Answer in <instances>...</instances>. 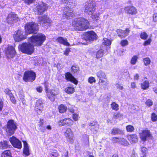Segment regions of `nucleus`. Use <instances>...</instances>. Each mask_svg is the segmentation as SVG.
Segmentation results:
<instances>
[{"mask_svg":"<svg viewBox=\"0 0 157 157\" xmlns=\"http://www.w3.org/2000/svg\"><path fill=\"white\" fill-rule=\"evenodd\" d=\"M113 143H118L124 146H127L129 144L128 142L125 139L118 137H113L112 139Z\"/></svg>","mask_w":157,"mask_h":157,"instance_id":"nucleus-9","label":"nucleus"},{"mask_svg":"<svg viewBox=\"0 0 157 157\" xmlns=\"http://www.w3.org/2000/svg\"><path fill=\"white\" fill-rule=\"evenodd\" d=\"M70 51V50L69 49L67 48L64 52V54L66 56H67Z\"/></svg>","mask_w":157,"mask_h":157,"instance_id":"nucleus-60","label":"nucleus"},{"mask_svg":"<svg viewBox=\"0 0 157 157\" xmlns=\"http://www.w3.org/2000/svg\"><path fill=\"white\" fill-rule=\"evenodd\" d=\"M8 142L4 141L0 142V147L2 149H4L7 148L8 147Z\"/></svg>","mask_w":157,"mask_h":157,"instance_id":"nucleus-31","label":"nucleus"},{"mask_svg":"<svg viewBox=\"0 0 157 157\" xmlns=\"http://www.w3.org/2000/svg\"><path fill=\"white\" fill-rule=\"evenodd\" d=\"M10 98V99L11 100V101L13 103V104H15L16 103V100L14 98L12 95L9 96Z\"/></svg>","mask_w":157,"mask_h":157,"instance_id":"nucleus-59","label":"nucleus"},{"mask_svg":"<svg viewBox=\"0 0 157 157\" xmlns=\"http://www.w3.org/2000/svg\"><path fill=\"white\" fill-rule=\"evenodd\" d=\"M1 157H12L10 150H6L2 154Z\"/></svg>","mask_w":157,"mask_h":157,"instance_id":"nucleus-33","label":"nucleus"},{"mask_svg":"<svg viewBox=\"0 0 157 157\" xmlns=\"http://www.w3.org/2000/svg\"><path fill=\"white\" fill-rule=\"evenodd\" d=\"M24 144L23 153L26 156H28L30 155L29 149L28 144L25 141H23Z\"/></svg>","mask_w":157,"mask_h":157,"instance_id":"nucleus-25","label":"nucleus"},{"mask_svg":"<svg viewBox=\"0 0 157 157\" xmlns=\"http://www.w3.org/2000/svg\"><path fill=\"white\" fill-rule=\"evenodd\" d=\"M79 71V67L77 66H73L71 68V71L72 73H77Z\"/></svg>","mask_w":157,"mask_h":157,"instance_id":"nucleus-41","label":"nucleus"},{"mask_svg":"<svg viewBox=\"0 0 157 157\" xmlns=\"http://www.w3.org/2000/svg\"><path fill=\"white\" fill-rule=\"evenodd\" d=\"M126 129L127 131L129 132H133L134 129V127L131 125L127 126L126 127Z\"/></svg>","mask_w":157,"mask_h":157,"instance_id":"nucleus-45","label":"nucleus"},{"mask_svg":"<svg viewBox=\"0 0 157 157\" xmlns=\"http://www.w3.org/2000/svg\"><path fill=\"white\" fill-rule=\"evenodd\" d=\"M151 41V38H149L147 40L145 41L144 44L143 45L144 46H146L147 45H149L150 44V43Z\"/></svg>","mask_w":157,"mask_h":157,"instance_id":"nucleus-52","label":"nucleus"},{"mask_svg":"<svg viewBox=\"0 0 157 157\" xmlns=\"http://www.w3.org/2000/svg\"><path fill=\"white\" fill-rule=\"evenodd\" d=\"M36 76V74L34 72L28 71L25 72L23 78H35Z\"/></svg>","mask_w":157,"mask_h":157,"instance_id":"nucleus-23","label":"nucleus"},{"mask_svg":"<svg viewBox=\"0 0 157 157\" xmlns=\"http://www.w3.org/2000/svg\"><path fill=\"white\" fill-rule=\"evenodd\" d=\"M140 37L141 39L145 40L147 38L148 35L146 33L143 32L141 33Z\"/></svg>","mask_w":157,"mask_h":157,"instance_id":"nucleus-44","label":"nucleus"},{"mask_svg":"<svg viewBox=\"0 0 157 157\" xmlns=\"http://www.w3.org/2000/svg\"><path fill=\"white\" fill-rule=\"evenodd\" d=\"M46 96L48 98L52 101H54L55 100L56 96L59 93L58 89L49 90L46 92Z\"/></svg>","mask_w":157,"mask_h":157,"instance_id":"nucleus-6","label":"nucleus"},{"mask_svg":"<svg viewBox=\"0 0 157 157\" xmlns=\"http://www.w3.org/2000/svg\"><path fill=\"white\" fill-rule=\"evenodd\" d=\"M138 59V57L136 56H133L131 60V63L132 65H135Z\"/></svg>","mask_w":157,"mask_h":157,"instance_id":"nucleus-42","label":"nucleus"},{"mask_svg":"<svg viewBox=\"0 0 157 157\" xmlns=\"http://www.w3.org/2000/svg\"><path fill=\"white\" fill-rule=\"evenodd\" d=\"M123 114L118 113H116L114 114L113 118L117 119V118H122Z\"/></svg>","mask_w":157,"mask_h":157,"instance_id":"nucleus-43","label":"nucleus"},{"mask_svg":"<svg viewBox=\"0 0 157 157\" xmlns=\"http://www.w3.org/2000/svg\"><path fill=\"white\" fill-rule=\"evenodd\" d=\"M102 43L104 45L108 46L111 45V42L110 40L107 38H104L103 40Z\"/></svg>","mask_w":157,"mask_h":157,"instance_id":"nucleus-39","label":"nucleus"},{"mask_svg":"<svg viewBox=\"0 0 157 157\" xmlns=\"http://www.w3.org/2000/svg\"><path fill=\"white\" fill-rule=\"evenodd\" d=\"M124 10L128 14L131 15H135L137 13L136 9L133 6H127L125 8Z\"/></svg>","mask_w":157,"mask_h":157,"instance_id":"nucleus-20","label":"nucleus"},{"mask_svg":"<svg viewBox=\"0 0 157 157\" xmlns=\"http://www.w3.org/2000/svg\"><path fill=\"white\" fill-rule=\"evenodd\" d=\"M111 107L113 109L116 111H117L119 110V105L115 102H113L111 105Z\"/></svg>","mask_w":157,"mask_h":157,"instance_id":"nucleus-36","label":"nucleus"},{"mask_svg":"<svg viewBox=\"0 0 157 157\" xmlns=\"http://www.w3.org/2000/svg\"><path fill=\"white\" fill-rule=\"evenodd\" d=\"M67 140L68 142L73 144L74 142V136L73 132L70 128H67L64 133Z\"/></svg>","mask_w":157,"mask_h":157,"instance_id":"nucleus-7","label":"nucleus"},{"mask_svg":"<svg viewBox=\"0 0 157 157\" xmlns=\"http://www.w3.org/2000/svg\"><path fill=\"white\" fill-rule=\"evenodd\" d=\"M153 21L155 22H157V13H154L152 16Z\"/></svg>","mask_w":157,"mask_h":157,"instance_id":"nucleus-54","label":"nucleus"},{"mask_svg":"<svg viewBox=\"0 0 157 157\" xmlns=\"http://www.w3.org/2000/svg\"><path fill=\"white\" fill-rule=\"evenodd\" d=\"M23 31L21 30L18 29L17 31L16 34L13 35L15 40L16 41H19L26 39V36L23 35Z\"/></svg>","mask_w":157,"mask_h":157,"instance_id":"nucleus-11","label":"nucleus"},{"mask_svg":"<svg viewBox=\"0 0 157 157\" xmlns=\"http://www.w3.org/2000/svg\"><path fill=\"white\" fill-rule=\"evenodd\" d=\"M117 32L119 37L121 38H124L128 36L130 31L128 28H127L125 31L118 29L117 30Z\"/></svg>","mask_w":157,"mask_h":157,"instance_id":"nucleus-22","label":"nucleus"},{"mask_svg":"<svg viewBox=\"0 0 157 157\" xmlns=\"http://www.w3.org/2000/svg\"><path fill=\"white\" fill-rule=\"evenodd\" d=\"M149 82L146 80L141 83V87L142 89L145 90L149 88Z\"/></svg>","mask_w":157,"mask_h":157,"instance_id":"nucleus-29","label":"nucleus"},{"mask_svg":"<svg viewBox=\"0 0 157 157\" xmlns=\"http://www.w3.org/2000/svg\"><path fill=\"white\" fill-rule=\"evenodd\" d=\"M58 123L61 126H71L73 125L74 121L71 119L67 118L60 120L58 122Z\"/></svg>","mask_w":157,"mask_h":157,"instance_id":"nucleus-15","label":"nucleus"},{"mask_svg":"<svg viewBox=\"0 0 157 157\" xmlns=\"http://www.w3.org/2000/svg\"><path fill=\"white\" fill-rule=\"evenodd\" d=\"M65 78H75L69 72H67L65 74Z\"/></svg>","mask_w":157,"mask_h":157,"instance_id":"nucleus-47","label":"nucleus"},{"mask_svg":"<svg viewBox=\"0 0 157 157\" xmlns=\"http://www.w3.org/2000/svg\"><path fill=\"white\" fill-rule=\"evenodd\" d=\"M44 123V120L43 119H40V122H39V125L40 126H42Z\"/></svg>","mask_w":157,"mask_h":157,"instance_id":"nucleus-62","label":"nucleus"},{"mask_svg":"<svg viewBox=\"0 0 157 157\" xmlns=\"http://www.w3.org/2000/svg\"><path fill=\"white\" fill-rule=\"evenodd\" d=\"M145 104L148 106H151L153 105V101L151 100L150 99H148L146 101Z\"/></svg>","mask_w":157,"mask_h":157,"instance_id":"nucleus-50","label":"nucleus"},{"mask_svg":"<svg viewBox=\"0 0 157 157\" xmlns=\"http://www.w3.org/2000/svg\"><path fill=\"white\" fill-rule=\"evenodd\" d=\"M72 117L74 121H77L79 118V115L78 114L76 113H73L72 115Z\"/></svg>","mask_w":157,"mask_h":157,"instance_id":"nucleus-49","label":"nucleus"},{"mask_svg":"<svg viewBox=\"0 0 157 157\" xmlns=\"http://www.w3.org/2000/svg\"><path fill=\"white\" fill-rule=\"evenodd\" d=\"M58 109L59 112L62 113L66 112L67 108L66 106L62 104L59 106Z\"/></svg>","mask_w":157,"mask_h":157,"instance_id":"nucleus-34","label":"nucleus"},{"mask_svg":"<svg viewBox=\"0 0 157 157\" xmlns=\"http://www.w3.org/2000/svg\"><path fill=\"white\" fill-rule=\"evenodd\" d=\"M116 86V87L117 88H118V89H119L120 90H122V89H123V86H121V85L120 84H117Z\"/></svg>","mask_w":157,"mask_h":157,"instance_id":"nucleus-64","label":"nucleus"},{"mask_svg":"<svg viewBox=\"0 0 157 157\" xmlns=\"http://www.w3.org/2000/svg\"><path fill=\"white\" fill-rule=\"evenodd\" d=\"M74 15L73 11L72 9L68 7H65L63 9V18L69 19Z\"/></svg>","mask_w":157,"mask_h":157,"instance_id":"nucleus-12","label":"nucleus"},{"mask_svg":"<svg viewBox=\"0 0 157 157\" xmlns=\"http://www.w3.org/2000/svg\"><path fill=\"white\" fill-rule=\"evenodd\" d=\"M44 84L45 86V91L46 92V91H47L49 90H48V87L49 86V84L48 82L47 81H45L44 82Z\"/></svg>","mask_w":157,"mask_h":157,"instance_id":"nucleus-56","label":"nucleus"},{"mask_svg":"<svg viewBox=\"0 0 157 157\" xmlns=\"http://www.w3.org/2000/svg\"><path fill=\"white\" fill-rule=\"evenodd\" d=\"M92 15V18L94 20L97 21L99 19V17L98 14H96L93 15V14Z\"/></svg>","mask_w":157,"mask_h":157,"instance_id":"nucleus-51","label":"nucleus"},{"mask_svg":"<svg viewBox=\"0 0 157 157\" xmlns=\"http://www.w3.org/2000/svg\"><path fill=\"white\" fill-rule=\"evenodd\" d=\"M5 92L6 94H7L9 96L12 95L11 91L8 88H6L5 89Z\"/></svg>","mask_w":157,"mask_h":157,"instance_id":"nucleus-53","label":"nucleus"},{"mask_svg":"<svg viewBox=\"0 0 157 157\" xmlns=\"http://www.w3.org/2000/svg\"><path fill=\"white\" fill-rule=\"evenodd\" d=\"M128 140L132 143H136L138 140L137 137L136 135H129L127 136Z\"/></svg>","mask_w":157,"mask_h":157,"instance_id":"nucleus-26","label":"nucleus"},{"mask_svg":"<svg viewBox=\"0 0 157 157\" xmlns=\"http://www.w3.org/2000/svg\"><path fill=\"white\" fill-rule=\"evenodd\" d=\"M45 39V36L42 34L33 36L29 39L28 44L23 43L19 45L18 48L24 53L31 54L34 51V46H41Z\"/></svg>","mask_w":157,"mask_h":157,"instance_id":"nucleus-1","label":"nucleus"},{"mask_svg":"<svg viewBox=\"0 0 157 157\" xmlns=\"http://www.w3.org/2000/svg\"><path fill=\"white\" fill-rule=\"evenodd\" d=\"M50 156L51 157H58V154L57 152H53L51 153Z\"/></svg>","mask_w":157,"mask_h":157,"instance_id":"nucleus-55","label":"nucleus"},{"mask_svg":"<svg viewBox=\"0 0 157 157\" xmlns=\"http://www.w3.org/2000/svg\"><path fill=\"white\" fill-rule=\"evenodd\" d=\"M95 4L94 2L89 1L87 2L85 5V12L89 15H92L95 11Z\"/></svg>","mask_w":157,"mask_h":157,"instance_id":"nucleus-4","label":"nucleus"},{"mask_svg":"<svg viewBox=\"0 0 157 157\" xmlns=\"http://www.w3.org/2000/svg\"><path fill=\"white\" fill-rule=\"evenodd\" d=\"M48 8V6L45 4L42 3L41 5H38L36 6V12L39 15L43 13Z\"/></svg>","mask_w":157,"mask_h":157,"instance_id":"nucleus-16","label":"nucleus"},{"mask_svg":"<svg viewBox=\"0 0 157 157\" xmlns=\"http://www.w3.org/2000/svg\"><path fill=\"white\" fill-rule=\"evenodd\" d=\"M3 106V101H0V111H1L2 110Z\"/></svg>","mask_w":157,"mask_h":157,"instance_id":"nucleus-63","label":"nucleus"},{"mask_svg":"<svg viewBox=\"0 0 157 157\" xmlns=\"http://www.w3.org/2000/svg\"><path fill=\"white\" fill-rule=\"evenodd\" d=\"M128 44V41L126 40H122L120 43L121 45L122 46H125Z\"/></svg>","mask_w":157,"mask_h":157,"instance_id":"nucleus-46","label":"nucleus"},{"mask_svg":"<svg viewBox=\"0 0 157 157\" xmlns=\"http://www.w3.org/2000/svg\"><path fill=\"white\" fill-rule=\"evenodd\" d=\"M16 53L14 48L12 46H8L6 51V54L8 58L13 57Z\"/></svg>","mask_w":157,"mask_h":157,"instance_id":"nucleus-18","label":"nucleus"},{"mask_svg":"<svg viewBox=\"0 0 157 157\" xmlns=\"http://www.w3.org/2000/svg\"><path fill=\"white\" fill-rule=\"evenodd\" d=\"M43 108L42 101L40 99H39L36 102L35 110L38 113H40L42 112Z\"/></svg>","mask_w":157,"mask_h":157,"instance_id":"nucleus-21","label":"nucleus"},{"mask_svg":"<svg viewBox=\"0 0 157 157\" xmlns=\"http://www.w3.org/2000/svg\"><path fill=\"white\" fill-rule=\"evenodd\" d=\"M68 81H70L73 83L75 84H77L78 83V81L77 79H67Z\"/></svg>","mask_w":157,"mask_h":157,"instance_id":"nucleus-57","label":"nucleus"},{"mask_svg":"<svg viewBox=\"0 0 157 157\" xmlns=\"http://www.w3.org/2000/svg\"><path fill=\"white\" fill-rule=\"evenodd\" d=\"M38 20V23L42 25L51 22V20L46 16H39Z\"/></svg>","mask_w":157,"mask_h":157,"instance_id":"nucleus-19","label":"nucleus"},{"mask_svg":"<svg viewBox=\"0 0 157 157\" xmlns=\"http://www.w3.org/2000/svg\"><path fill=\"white\" fill-rule=\"evenodd\" d=\"M10 141L14 147L18 149L21 148L22 145L21 141L15 137L13 136L11 138H10Z\"/></svg>","mask_w":157,"mask_h":157,"instance_id":"nucleus-13","label":"nucleus"},{"mask_svg":"<svg viewBox=\"0 0 157 157\" xmlns=\"http://www.w3.org/2000/svg\"><path fill=\"white\" fill-rule=\"evenodd\" d=\"M143 62L144 63V65L147 66L150 64L151 63V60L148 57H146L143 59Z\"/></svg>","mask_w":157,"mask_h":157,"instance_id":"nucleus-38","label":"nucleus"},{"mask_svg":"<svg viewBox=\"0 0 157 157\" xmlns=\"http://www.w3.org/2000/svg\"><path fill=\"white\" fill-rule=\"evenodd\" d=\"M64 3L67 4V6L66 7H68L71 9L75 7L76 5L75 2L73 0H69L68 2H66Z\"/></svg>","mask_w":157,"mask_h":157,"instance_id":"nucleus-27","label":"nucleus"},{"mask_svg":"<svg viewBox=\"0 0 157 157\" xmlns=\"http://www.w3.org/2000/svg\"><path fill=\"white\" fill-rule=\"evenodd\" d=\"M65 91L68 94H71L74 92L75 89L73 87H68L65 89Z\"/></svg>","mask_w":157,"mask_h":157,"instance_id":"nucleus-32","label":"nucleus"},{"mask_svg":"<svg viewBox=\"0 0 157 157\" xmlns=\"http://www.w3.org/2000/svg\"><path fill=\"white\" fill-rule=\"evenodd\" d=\"M140 137L142 140L145 141L147 139H151L152 136L149 131L144 130L142 133H140Z\"/></svg>","mask_w":157,"mask_h":157,"instance_id":"nucleus-14","label":"nucleus"},{"mask_svg":"<svg viewBox=\"0 0 157 157\" xmlns=\"http://www.w3.org/2000/svg\"><path fill=\"white\" fill-rule=\"evenodd\" d=\"M19 20V19L17 15L13 13L9 14L6 19V21L9 24H13Z\"/></svg>","mask_w":157,"mask_h":157,"instance_id":"nucleus-8","label":"nucleus"},{"mask_svg":"<svg viewBox=\"0 0 157 157\" xmlns=\"http://www.w3.org/2000/svg\"><path fill=\"white\" fill-rule=\"evenodd\" d=\"M36 90L38 92L41 93L43 90L42 87L41 86L37 87L36 88Z\"/></svg>","mask_w":157,"mask_h":157,"instance_id":"nucleus-58","label":"nucleus"},{"mask_svg":"<svg viewBox=\"0 0 157 157\" xmlns=\"http://www.w3.org/2000/svg\"><path fill=\"white\" fill-rule=\"evenodd\" d=\"M131 157H138V155L134 151H133Z\"/></svg>","mask_w":157,"mask_h":157,"instance_id":"nucleus-61","label":"nucleus"},{"mask_svg":"<svg viewBox=\"0 0 157 157\" xmlns=\"http://www.w3.org/2000/svg\"><path fill=\"white\" fill-rule=\"evenodd\" d=\"M147 153V151L146 148L144 147H141L140 156L141 157H145Z\"/></svg>","mask_w":157,"mask_h":157,"instance_id":"nucleus-30","label":"nucleus"},{"mask_svg":"<svg viewBox=\"0 0 157 157\" xmlns=\"http://www.w3.org/2000/svg\"><path fill=\"white\" fill-rule=\"evenodd\" d=\"M122 133V130L116 128H113L112 130L111 134L113 135L121 134Z\"/></svg>","mask_w":157,"mask_h":157,"instance_id":"nucleus-28","label":"nucleus"},{"mask_svg":"<svg viewBox=\"0 0 157 157\" xmlns=\"http://www.w3.org/2000/svg\"><path fill=\"white\" fill-rule=\"evenodd\" d=\"M25 32L26 34H29L34 33L38 29V25L33 22L27 23L25 26Z\"/></svg>","mask_w":157,"mask_h":157,"instance_id":"nucleus-3","label":"nucleus"},{"mask_svg":"<svg viewBox=\"0 0 157 157\" xmlns=\"http://www.w3.org/2000/svg\"><path fill=\"white\" fill-rule=\"evenodd\" d=\"M151 119V120L153 122L157 120V115L155 113H152Z\"/></svg>","mask_w":157,"mask_h":157,"instance_id":"nucleus-48","label":"nucleus"},{"mask_svg":"<svg viewBox=\"0 0 157 157\" xmlns=\"http://www.w3.org/2000/svg\"><path fill=\"white\" fill-rule=\"evenodd\" d=\"M72 25L76 30L82 31L88 28L89 23L87 20L79 18L75 19L72 22Z\"/></svg>","mask_w":157,"mask_h":157,"instance_id":"nucleus-2","label":"nucleus"},{"mask_svg":"<svg viewBox=\"0 0 157 157\" xmlns=\"http://www.w3.org/2000/svg\"><path fill=\"white\" fill-rule=\"evenodd\" d=\"M57 41L59 43L66 46H69L70 44L67 41V39L61 37H59L56 39Z\"/></svg>","mask_w":157,"mask_h":157,"instance_id":"nucleus-24","label":"nucleus"},{"mask_svg":"<svg viewBox=\"0 0 157 157\" xmlns=\"http://www.w3.org/2000/svg\"><path fill=\"white\" fill-rule=\"evenodd\" d=\"M88 126L91 131L94 133H96L98 130L99 125L96 121H92L88 123Z\"/></svg>","mask_w":157,"mask_h":157,"instance_id":"nucleus-17","label":"nucleus"},{"mask_svg":"<svg viewBox=\"0 0 157 157\" xmlns=\"http://www.w3.org/2000/svg\"><path fill=\"white\" fill-rule=\"evenodd\" d=\"M103 51L102 49L98 50L96 53V58L97 59H99L103 55Z\"/></svg>","mask_w":157,"mask_h":157,"instance_id":"nucleus-37","label":"nucleus"},{"mask_svg":"<svg viewBox=\"0 0 157 157\" xmlns=\"http://www.w3.org/2000/svg\"><path fill=\"white\" fill-rule=\"evenodd\" d=\"M17 91L18 92L20 98L22 101H23L24 100V95L23 93V91L22 88L20 87L18 90H17Z\"/></svg>","mask_w":157,"mask_h":157,"instance_id":"nucleus-35","label":"nucleus"},{"mask_svg":"<svg viewBox=\"0 0 157 157\" xmlns=\"http://www.w3.org/2000/svg\"><path fill=\"white\" fill-rule=\"evenodd\" d=\"M83 38L86 40L92 41L97 39V35L93 31H90L85 33Z\"/></svg>","mask_w":157,"mask_h":157,"instance_id":"nucleus-10","label":"nucleus"},{"mask_svg":"<svg viewBox=\"0 0 157 157\" xmlns=\"http://www.w3.org/2000/svg\"><path fill=\"white\" fill-rule=\"evenodd\" d=\"M97 75L98 77V78H105V73L101 71H98L97 73Z\"/></svg>","mask_w":157,"mask_h":157,"instance_id":"nucleus-40","label":"nucleus"},{"mask_svg":"<svg viewBox=\"0 0 157 157\" xmlns=\"http://www.w3.org/2000/svg\"><path fill=\"white\" fill-rule=\"evenodd\" d=\"M17 127L14 121L13 120H10L8 121L7 124V128L6 131L10 135L13 134Z\"/></svg>","mask_w":157,"mask_h":157,"instance_id":"nucleus-5","label":"nucleus"}]
</instances>
